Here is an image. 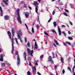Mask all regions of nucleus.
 <instances>
[{
	"instance_id": "41",
	"label": "nucleus",
	"mask_w": 75,
	"mask_h": 75,
	"mask_svg": "<svg viewBox=\"0 0 75 75\" xmlns=\"http://www.w3.org/2000/svg\"><path fill=\"white\" fill-rule=\"evenodd\" d=\"M55 12L54 11H53L52 12V15H54V14H55Z\"/></svg>"
},
{
	"instance_id": "9",
	"label": "nucleus",
	"mask_w": 75,
	"mask_h": 75,
	"mask_svg": "<svg viewBox=\"0 0 75 75\" xmlns=\"http://www.w3.org/2000/svg\"><path fill=\"white\" fill-rule=\"evenodd\" d=\"M3 0V1L5 4L6 5H7V6H8V4L7 1H8V0Z\"/></svg>"
},
{
	"instance_id": "25",
	"label": "nucleus",
	"mask_w": 75,
	"mask_h": 75,
	"mask_svg": "<svg viewBox=\"0 0 75 75\" xmlns=\"http://www.w3.org/2000/svg\"><path fill=\"white\" fill-rule=\"evenodd\" d=\"M15 39L16 42L17 44H18V41L17 40V38H15Z\"/></svg>"
},
{
	"instance_id": "29",
	"label": "nucleus",
	"mask_w": 75,
	"mask_h": 75,
	"mask_svg": "<svg viewBox=\"0 0 75 75\" xmlns=\"http://www.w3.org/2000/svg\"><path fill=\"white\" fill-rule=\"evenodd\" d=\"M36 27L37 28V29H39L40 28V26L38 25H36Z\"/></svg>"
},
{
	"instance_id": "27",
	"label": "nucleus",
	"mask_w": 75,
	"mask_h": 75,
	"mask_svg": "<svg viewBox=\"0 0 75 75\" xmlns=\"http://www.w3.org/2000/svg\"><path fill=\"white\" fill-rule=\"evenodd\" d=\"M27 4H24V6H23L24 8H27Z\"/></svg>"
},
{
	"instance_id": "58",
	"label": "nucleus",
	"mask_w": 75,
	"mask_h": 75,
	"mask_svg": "<svg viewBox=\"0 0 75 75\" xmlns=\"http://www.w3.org/2000/svg\"><path fill=\"white\" fill-rule=\"evenodd\" d=\"M28 33L29 34H32V33H31V32H30V31H28Z\"/></svg>"
},
{
	"instance_id": "21",
	"label": "nucleus",
	"mask_w": 75,
	"mask_h": 75,
	"mask_svg": "<svg viewBox=\"0 0 75 75\" xmlns=\"http://www.w3.org/2000/svg\"><path fill=\"white\" fill-rule=\"evenodd\" d=\"M68 39L69 40H73V38L71 37H69L68 38Z\"/></svg>"
},
{
	"instance_id": "57",
	"label": "nucleus",
	"mask_w": 75,
	"mask_h": 75,
	"mask_svg": "<svg viewBox=\"0 0 75 75\" xmlns=\"http://www.w3.org/2000/svg\"><path fill=\"white\" fill-rule=\"evenodd\" d=\"M53 45H54V47H57V45L55 44H53Z\"/></svg>"
},
{
	"instance_id": "28",
	"label": "nucleus",
	"mask_w": 75,
	"mask_h": 75,
	"mask_svg": "<svg viewBox=\"0 0 75 75\" xmlns=\"http://www.w3.org/2000/svg\"><path fill=\"white\" fill-rule=\"evenodd\" d=\"M32 32L33 33H34V28H32Z\"/></svg>"
},
{
	"instance_id": "14",
	"label": "nucleus",
	"mask_w": 75,
	"mask_h": 75,
	"mask_svg": "<svg viewBox=\"0 0 75 75\" xmlns=\"http://www.w3.org/2000/svg\"><path fill=\"white\" fill-rule=\"evenodd\" d=\"M35 49H36V50H37L38 49V46H37V42H36V41L35 42Z\"/></svg>"
},
{
	"instance_id": "26",
	"label": "nucleus",
	"mask_w": 75,
	"mask_h": 75,
	"mask_svg": "<svg viewBox=\"0 0 75 75\" xmlns=\"http://www.w3.org/2000/svg\"><path fill=\"white\" fill-rule=\"evenodd\" d=\"M52 54L53 55V57H52V58H55V55H54V52H52Z\"/></svg>"
},
{
	"instance_id": "53",
	"label": "nucleus",
	"mask_w": 75,
	"mask_h": 75,
	"mask_svg": "<svg viewBox=\"0 0 75 75\" xmlns=\"http://www.w3.org/2000/svg\"><path fill=\"white\" fill-rule=\"evenodd\" d=\"M68 33L69 34H71V32H70V31H68Z\"/></svg>"
},
{
	"instance_id": "13",
	"label": "nucleus",
	"mask_w": 75,
	"mask_h": 75,
	"mask_svg": "<svg viewBox=\"0 0 75 75\" xmlns=\"http://www.w3.org/2000/svg\"><path fill=\"white\" fill-rule=\"evenodd\" d=\"M0 10L1 12V16H3V10H2V8H1V7L0 6Z\"/></svg>"
},
{
	"instance_id": "54",
	"label": "nucleus",
	"mask_w": 75,
	"mask_h": 75,
	"mask_svg": "<svg viewBox=\"0 0 75 75\" xmlns=\"http://www.w3.org/2000/svg\"><path fill=\"white\" fill-rule=\"evenodd\" d=\"M34 68L35 69V71H36V67H35V66H34Z\"/></svg>"
},
{
	"instance_id": "39",
	"label": "nucleus",
	"mask_w": 75,
	"mask_h": 75,
	"mask_svg": "<svg viewBox=\"0 0 75 75\" xmlns=\"http://www.w3.org/2000/svg\"><path fill=\"white\" fill-rule=\"evenodd\" d=\"M68 61H69H69H71V58L70 57L68 59Z\"/></svg>"
},
{
	"instance_id": "59",
	"label": "nucleus",
	"mask_w": 75,
	"mask_h": 75,
	"mask_svg": "<svg viewBox=\"0 0 75 75\" xmlns=\"http://www.w3.org/2000/svg\"><path fill=\"white\" fill-rule=\"evenodd\" d=\"M6 71H8V73H9V74H10V71H8V70H6Z\"/></svg>"
},
{
	"instance_id": "11",
	"label": "nucleus",
	"mask_w": 75,
	"mask_h": 75,
	"mask_svg": "<svg viewBox=\"0 0 75 75\" xmlns=\"http://www.w3.org/2000/svg\"><path fill=\"white\" fill-rule=\"evenodd\" d=\"M4 18L6 20H7L9 18V17L8 16L6 15V16H5Z\"/></svg>"
},
{
	"instance_id": "50",
	"label": "nucleus",
	"mask_w": 75,
	"mask_h": 75,
	"mask_svg": "<svg viewBox=\"0 0 75 75\" xmlns=\"http://www.w3.org/2000/svg\"><path fill=\"white\" fill-rule=\"evenodd\" d=\"M43 56H44V54H42L40 56V58H42Z\"/></svg>"
},
{
	"instance_id": "43",
	"label": "nucleus",
	"mask_w": 75,
	"mask_h": 75,
	"mask_svg": "<svg viewBox=\"0 0 75 75\" xmlns=\"http://www.w3.org/2000/svg\"><path fill=\"white\" fill-rule=\"evenodd\" d=\"M27 38H25V42H27Z\"/></svg>"
},
{
	"instance_id": "15",
	"label": "nucleus",
	"mask_w": 75,
	"mask_h": 75,
	"mask_svg": "<svg viewBox=\"0 0 75 75\" xmlns=\"http://www.w3.org/2000/svg\"><path fill=\"white\" fill-rule=\"evenodd\" d=\"M54 41L55 44H56V45H59V43H58V41H57V40L54 39Z\"/></svg>"
},
{
	"instance_id": "35",
	"label": "nucleus",
	"mask_w": 75,
	"mask_h": 75,
	"mask_svg": "<svg viewBox=\"0 0 75 75\" xmlns=\"http://www.w3.org/2000/svg\"><path fill=\"white\" fill-rule=\"evenodd\" d=\"M64 16H68V15H67V14L65 12L64 13Z\"/></svg>"
},
{
	"instance_id": "7",
	"label": "nucleus",
	"mask_w": 75,
	"mask_h": 75,
	"mask_svg": "<svg viewBox=\"0 0 75 75\" xmlns=\"http://www.w3.org/2000/svg\"><path fill=\"white\" fill-rule=\"evenodd\" d=\"M25 16L26 18H27L28 17V16H29V14H30V13L28 12H26L25 13Z\"/></svg>"
},
{
	"instance_id": "63",
	"label": "nucleus",
	"mask_w": 75,
	"mask_h": 75,
	"mask_svg": "<svg viewBox=\"0 0 75 75\" xmlns=\"http://www.w3.org/2000/svg\"><path fill=\"white\" fill-rule=\"evenodd\" d=\"M75 64H74V66L73 67V69H75Z\"/></svg>"
},
{
	"instance_id": "5",
	"label": "nucleus",
	"mask_w": 75,
	"mask_h": 75,
	"mask_svg": "<svg viewBox=\"0 0 75 75\" xmlns=\"http://www.w3.org/2000/svg\"><path fill=\"white\" fill-rule=\"evenodd\" d=\"M27 51H28V54H30V55L32 56V57H33V50H32L31 51L30 49L29 48H28V47L27 48Z\"/></svg>"
},
{
	"instance_id": "30",
	"label": "nucleus",
	"mask_w": 75,
	"mask_h": 75,
	"mask_svg": "<svg viewBox=\"0 0 75 75\" xmlns=\"http://www.w3.org/2000/svg\"><path fill=\"white\" fill-rule=\"evenodd\" d=\"M1 66L2 67H5V64L4 63H2L1 64Z\"/></svg>"
},
{
	"instance_id": "32",
	"label": "nucleus",
	"mask_w": 75,
	"mask_h": 75,
	"mask_svg": "<svg viewBox=\"0 0 75 75\" xmlns=\"http://www.w3.org/2000/svg\"><path fill=\"white\" fill-rule=\"evenodd\" d=\"M44 34L45 35H47L48 36H49V35H48V33H47L46 32H45Z\"/></svg>"
},
{
	"instance_id": "19",
	"label": "nucleus",
	"mask_w": 75,
	"mask_h": 75,
	"mask_svg": "<svg viewBox=\"0 0 75 75\" xmlns=\"http://www.w3.org/2000/svg\"><path fill=\"white\" fill-rule=\"evenodd\" d=\"M53 24L54 25V27H55L57 26V22H54L53 23Z\"/></svg>"
},
{
	"instance_id": "38",
	"label": "nucleus",
	"mask_w": 75,
	"mask_h": 75,
	"mask_svg": "<svg viewBox=\"0 0 75 75\" xmlns=\"http://www.w3.org/2000/svg\"><path fill=\"white\" fill-rule=\"evenodd\" d=\"M0 57H1V58H3V54H1L0 55Z\"/></svg>"
},
{
	"instance_id": "2",
	"label": "nucleus",
	"mask_w": 75,
	"mask_h": 75,
	"mask_svg": "<svg viewBox=\"0 0 75 75\" xmlns=\"http://www.w3.org/2000/svg\"><path fill=\"white\" fill-rule=\"evenodd\" d=\"M18 51H16L15 52V54L17 55V65L18 66H19V65H20V56H19V55L18 54Z\"/></svg>"
},
{
	"instance_id": "37",
	"label": "nucleus",
	"mask_w": 75,
	"mask_h": 75,
	"mask_svg": "<svg viewBox=\"0 0 75 75\" xmlns=\"http://www.w3.org/2000/svg\"><path fill=\"white\" fill-rule=\"evenodd\" d=\"M33 70V74H34V70H35V69L34 68V67L33 68H32Z\"/></svg>"
},
{
	"instance_id": "45",
	"label": "nucleus",
	"mask_w": 75,
	"mask_h": 75,
	"mask_svg": "<svg viewBox=\"0 0 75 75\" xmlns=\"http://www.w3.org/2000/svg\"><path fill=\"white\" fill-rule=\"evenodd\" d=\"M51 21V18H50L49 20L48 21V22L50 23Z\"/></svg>"
},
{
	"instance_id": "64",
	"label": "nucleus",
	"mask_w": 75,
	"mask_h": 75,
	"mask_svg": "<svg viewBox=\"0 0 75 75\" xmlns=\"http://www.w3.org/2000/svg\"><path fill=\"white\" fill-rule=\"evenodd\" d=\"M21 3L22 4H24V1H22L21 2Z\"/></svg>"
},
{
	"instance_id": "20",
	"label": "nucleus",
	"mask_w": 75,
	"mask_h": 75,
	"mask_svg": "<svg viewBox=\"0 0 75 75\" xmlns=\"http://www.w3.org/2000/svg\"><path fill=\"white\" fill-rule=\"evenodd\" d=\"M27 75H31V73L30 71H28V72H27Z\"/></svg>"
},
{
	"instance_id": "44",
	"label": "nucleus",
	"mask_w": 75,
	"mask_h": 75,
	"mask_svg": "<svg viewBox=\"0 0 75 75\" xmlns=\"http://www.w3.org/2000/svg\"><path fill=\"white\" fill-rule=\"evenodd\" d=\"M65 11H66V12H67V13H69V11L68 10L65 9Z\"/></svg>"
},
{
	"instance_id": "42",
	"label": "nucleus",
	"mask_w": 75,
	"mask_h": 75,
	"mask_svg": "<svg viewBox=\"0 0 75 75\" xmlns=\"http://www.w3.org/2000/svg\"><path fill=\"white\" fill-rule=\"evenodd\" d=\"M37 22H38L39 21V16H38V19H37Z\"/></svg>"
},
{
	"instance_id": "3",
	"label": "nucleus",
	"mask_w": 75,
	"mask_h": 75,
	"mask_svg": "<svg viewBox=\"0 0 75 75\" xmlns=\"http://www.w3.org/2000/svg\"><path fill=\"white\" fill-rule=\"evenodd\" d=\"M33 4V5H34V6H35V12L36 13H37V14H38V6L39 5L38 2L35 1H34V3Z\"/></svg>"
},
{
	"instance_id": "8",
	"label": "nucleus",
	"mask_w": 75,
	"mask_h": 75,
	"mask_svg": "<svg viewBox=\"0 0 75 75\" xmlns=\"http://www.w3.org/2000/svg\"><path fill=\"white\" fill-rule=\"evenodd\" d=\"M58 30L59 32V35H61V30L60 28H59L58 26Z\"/></svg>"
},
{
	"instance_id": "61",
	"label": "nucleus",
	"mask_w": 75,
	"mask_h": 75,
	"mask_svg": "<svg viewBox=\"0 0 75 75\" xmlns=\"http://www.w3.org/2000/svg\"><path fill=\"white\" fill-rule=\"evenodd\" d=\"M35 65H38V63H35Z\"/></svg>"
},
{
	"instance_id": "31",
	"label": "nucleus",
	"mask_w": 75,
	"mask_h": 75,
	"mask_svg": "<svg viewBox=\"0 0 75 75\" xmlns=\"http://www.w3.org/2000/svg\"><path fill=\"white\" fill-rule=\"evenodd\" d=\"M0 61H1L2 62H3V58H0Z\"/></svg>"
},
{
	"instance_id": "17",
	"label": "nucleus",
	"mask_w": 75,
	"mask_h": 75,
	"mask_svg": "<svg viewBox=\"0 0 75 75\" xmlns=\"http://www.w3.org/2000/svg\"><path fill=\"white\" fill-rule=\"evenodd\" d=\"M51 60H52V57H51V56H50L48 57V61H51Z\"/></svg>"
},
{
	"instance_id": "33",
	"label": "nucleus",
	"mask_w": 75,
	"mask_h": 75,
	"mask_svg": "<svg viewBox=\"0 0 75 75\" xmlns=\"http://www.w3.org/2000/svg\"><path fill=\"white\" fill-rule=\"evenodd\" d=\"M62 33H63V34L64 35V36H66L67 35V34L66 33H65V32H62Z\"/></svg>"
},
{
	"instance_id": "52",
	"label": "nucleus",
	"mask_w": 75,
	"mask_h": 75,
	"mask_svg": "<svg viewBox=\"0 0 75 75\" xmlns=\"http://www.w3.org/2000/svg\"><path fill=\"white\" fill-rule=\"evenodd\" d=\"M1 6H2V7H4V5L3 4V3H1Z\"/></svg>"
},
{
	"instance_id": "48",
	"label": "nucleus",
	"mask_w": 75,
	"mask_h": 75,
	"mask_svg": "<svg viewBox=\"0 0 75 75\" xmlns=\"http://www.w3.org/2000/svg\"><path fill=\"white\" fill-rule=\"evenodd\" d=\"M25 25L26 26L27 30H28V26H27V24H26V23L25 24Z\"/></svg>"
},
{
	"instance_id": "24",
	"label": "nucleus",
	"mask_w": 75,
	"mask_h": 75,
	"mask_svg": "<svg viewBox=\"0 0 75 75\" xmlns=\"http://www.w3.org/2000/svg\"><path fill=\"white\" fill-rule=\"evenodd\" d=\"M52 32H53V33H55V34H56V35H57V32H56L55 30H52Z\"/></svg>"
},
{
	"instance_id": "56",
	"label": "nucleus",
	"mask_w": 75,
	"mask_h": 75,
	"mask_svg": "<svg viewBox=\"0 0 75 75\" xmlns=\"http://www.w3.org/2000/svg\"><path fill=\"white\" fill-rule=\"evenodd\" d=\"M29 8L30 10H32V8H31V7L30 6H29Z\"/></svg>"
},
{
	"instance_id": "6",
	"label": "nucleus",
	"mask_w": 75,
	"mask_h": 75,
	"mask_svg": "<svg viewBox=\"0 0 75 75\" xmlns=\"http://www.w3.org/2000/svg\"><path fill=\"white\" fill-rule=\"evenodd\" d=\"M19 33H18V36H22L23 35V33L21 32V30H19L18 31Z\"/></svg>"
},
{
	"instance_id": "22",
	"label": "nucleus",
	"mask_w": 75,
	"mask_h": 75,
	"mask_svg": "<svg viewBox=\"0 0 75 75\" xmlns=\"http://www.w3.org/2000/svg\"><path fill=\"white\" fill-rule=\"evenodd\" d=\"M61 60L62 63H63V62H64V59H63V58L62 57H61Z\"/></svg>"
},
{
	"instance_id": "18",
	"label": "nucleus",
	"mask_w": 75,
	"mask_h": 75,
	"mask_svg": "<svg viewBox=\"0 0 75 75\" xmlns=\"http://www.w3.org/2000/svg\"><path fill=\"white\" fill-rule=\"evenodd\" d=\"M18 39L20 40L21 42H23V40H21V37H20V36H18Z\"/></svg>"
},
{
	"instance_id": "4",
	"label": "nucleus",
	"mask_w": 75,
	"mask_h": 75,
	"mask_svg": "<svg viewBox=\"0 0 75 75\" xmlns=\"http://www.w3.org/2000/svg\"><path fill=\"white\" fill-rule=\"evenodd\" d=\"M12 41L11 42L12 43V46H14V38H13L14 34V29L12 28Z\"/></svg>"
},
{
	"instance_id": "55",
	"label": "nucleus",
	"mask_w": 75,
	"mask_h": 75,
	"mask_svg": "<svg viewBox=\"0 0 75 75\" xmlns=\"http://www.w3.org/2000/svg\"><path fill=\"white\" fill-rule=\"evenodd\" d=\"M62 27H64V28H65V25H63L62 26Z\"/></svg>"
},
{
	"instance_id": "40",
	"label": "nucleus",
	"mask_w": 75,
	"mask_h": 75,
	"mask_svg": "<svg viewBox=\"0 0 75 75\" xmlns=\"http://www.w3.org/2000/svg\"><path fill=\"white\" fill-rule=\"evenodd\" d=\"M68 70H69V71H71V68H70V67H68Z\"/></svg>"
},
{
	"instance_id": "62",
	"label": "nucleus",
	"mask_w": 75,
	"mask_h": 75,
	"mask_svg": "<svg viewBox=\"0 0 75 75\" xmlns=\"http://www.w3.org/2000/svg\"><path fill=\"white\" fill-rule=\"evenodd\" d=\"M75 44H73V45H72L73 47H75Z\"/></svg>"
},
{
	"instance_id": "60",
	"label": "nucleus",
	"mask_w": 75,
	"mask_h": 75,
	"mask_svg": "<svg viewBox=\"0 0 75 75\" xmlns=\"http://www.w3.org/2000/svg\"><path fill=\"white\" fill-rule=\"evenodd\" d=\"M35 62L36 63H37L38 62V60L37 61L35 60Z\"/></svg>"
},
{
	"instance_id": "10",
	"label": "nucleus",
	"mask_w": 75,
	"mask_h": 75,
	"mask_svg": "<svg viewBox=\"0 0 75 75\" xmlns=\"http://www.w3.org/2000/svg\"><path fill=\"white\" fill-rule=\"evenodd\" d=\"M7 33L9 35V38L10 39H11V33H10V31H8L7 32Z\"/></svg>"
},
{
	"instance_id": "23",
	"label": "nucleus",
	"mask_w": 75,
	"mask_h": 75,
	"mask_svg": "<svg viewBox=\"0 0 75 75\" xmlns=\"http://www.w3.org/2000/svg\"><path fill=\"white\" fill-rule=\"evenodd\" d=\"M27 45L28 47H30V43L29 42H28Z\"/></svg>"
},
{
	"instance_id": "1",
	"label": "nucleus",
	"mask_w": 75,
	"mask_h": 75,
	"mask_svg": "<svg viewBox=\"0 0 75 75\" xmlns=\"http://www.w3.org/2000/svg\"><path fill=\"white\" fill-rule=\"evenodd\" d=\"M20 9L18 8L17 12V15L18 17H17V20L19 23L20 24H22V22L21 21V18L20 17Z\"/></svg>"
},
{
	"instance_id": "46",
	"label": "nucleus",
	"mask_w": 75,
	"mask_h": 75,
	"mask_svg": "<svg viewBox=\"0 0 75 75\" xmlns=\"http://www.w3.org/2000/svg\"><path fill=\"white\" fill-rule=\"evenodd\" d=\"M51 64H54V61H53V60H52L51 61Z\"/></svg>"
},
{
	"instance_id": "16",
	"label": "nucleus",
	"mask_w": 75,
	"mask_h": 75,
	"mask_svg": "<svg viewBox=\"0 0 75 75\" xmlns=\"http://www.w3.org/2000/svg\"><path fill=\"white\" fill-rule=\"evenodd\" d=\"M12 47L11 53L12 54H13V52H14V46H12Z\"/></svg>"
},
{
	"instance_id": "47",
	"label": "nucleus",
	"mask_w": 75,
	"mask_h": 75,
	"mask_svg": "<svg viewBox=\"0 0 75 75\" xmlns=\"http://www.w3.org/2000/svg\"><path fill=\"white\" fill-rule=\"evenodd\" d=\"M37 74L38 75H41V74L40 73V72H39L38 71L37 72Z\"/></svg>"
},
{
	"instance_id": "49",
	"label": "nucleus",
	"mask_w": 75,
	"mask_h": 75,
	"mask_svg": "<svg viewBox=\"0 0 75 75\" xmlns=\"http://www.w3.org/2000/svg\"><path fill=\"white\" fill-rule=\"evenodd\" d=\"M29 65L30 66V67H31V62H29Z\"/></svg>"
},
{
	"instance_id": "34",
	"label": "nucleus",
	"mask_w": 75,
	"mask_h": 75,
	"mask_svg": "<svg viewBox=\"0 0 75 75\" xmlns=\"http://www.w3.org/2000/svg\"><path fill=\"white\" fill-rule=\"evenodd\" d=\"M62 72L63 74H64V73H65V70L64 69H63Z\"/></svg>"
},
{
	"instance_id": "12",
	"label": "nucleus",
	"mask_w": 75,
	"mask_h": 75,
	"mask_svg": "<svg viewBox=\"0 0 75 75\" xmlns=\"http://www.w3.org/2000/svg\"><path fill=\"white\" fill-rule=\"evenodd\" d=\"M26 53H25V52H24L23 53V57H24L25 61L26 60Z\"/></svg>"
},
{
	"instance_id": "36",
	"label": "nucleus",
	"mask_w": 75,
	"mask_h": 75,
	"mask_svg": "<svg viewBox=\"0 0 75 75\" xmlns=\"http://www.w3.org/2000/svg\"><path fill=\"white\" fill-rule=\"evenodd\" d=\"M67 42V43L69 45H70L71 44V43L69 42Z\"/></svg>"
},
{
	"instance_id": "51",
	"label": "nucleus",
	"mask_w": 75,
	"mask_h": 75,
	"mask_svg": "<svg viewBox=\"0 0 75 75\" xmlns=\"http://www.w3.org/2000/svg\"><path fill=\"white\" fill-rule=\"evenodd\" d=\"M69 23H70V25H72L73 24H72V22H71L70 21H69Z\"/></svg>"
}]
</instances>
